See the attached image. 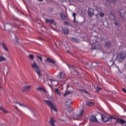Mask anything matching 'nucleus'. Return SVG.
Instances as JSON below:
<instances>
[{
  "label": "nucleus",
  "instance_id": "58836bf2",
  "mask_svg": "<svg viewBox=\"0 0 126 126\" xmlns=\"http://www.w3.org/2000/svg\"><path fill=\"white\" fill-rule=\"evenodd\" d=\"M114 24L116 26H118V25H119V23H118V22H115V23H114Z\"/></svg>",
  "mask_w": 126,
  "mask_h": 126
},
{
  "label": "nucleus",
  "instance_id": "9d476101",
  "mask_svg": "<svg viewBox=\"0 0 126 126\" xmlns=\"http://www.w3.org/2000/svg\"><path fill=\"white\" fill-rule=\"evenodd\" d=\"M46 22L47 23H51V24H53V25H56V23L55 22V21L53 19L49 20L48 19H45Z\"/></svg>",
  "mask_w": 126,
  "mask_h": 126
},
{
  "label": "nucleus",
  "instance_id": "1a4fd4ad",
  "mask_svg": "<svg viewBox=\"0 0 126 126\" xmlns=\"http://www.w3.org/2000/svg\"><path fill=\"white\" fill-rule=\"evenodd\" d=\"M116 123H118V124H126V121L124 120L123 119H122L121 118H118L116 120Z\"/></svg>",
  "mask_w": 126,
  "mask_h": 126
},
{
  "label": "nucleus",
  "instance_id": "4468645a",
  "mask_svg": "<svg viewBox=\"0 0 126 126\" xmlns=\"http://www.w3.org/2000/svg\"><path fill=\"white\" fill-rule=\"evenodd\" d=\"M0 111L3 113V114H8V111L6 110L2 106H0Z\"/></svg>",
  "mask_w": 126,
  "mask_h": 126
},
{
  "label": "nucleus",
  "instance_id": "f257e3e1",
  "mask_svg": "<svg viewBox=\"0 0 126 126\" xmlns=\"http://www.w3.org/2000/svg\"><path fill=\"white\" fill-rule=\"evenodd\" d=\"M126 58V52L123 51L119 53L116 57V60L117 62L119 63H123V62L125 61Z\"/></svg>",
  "mask_w": 126,
  "mask_h": 126
},
{
  "label": "nucleus",
  "instance_id": "7ed1b4c3",
  "mask_svg": "<svg viewBox=\"0 0 126 126\" xmlns=\"http://www.w3.org/2000/svg\"><path fill=\"white\" fill-rule=\"evenodd\" d=\"M44 102L46 103L47 106L50 108L51 110H53L55 112H58L57 108L56 107V106H55V104L53 103V101L51 100H44Z\"/></svg>",
  "mask_w": 126,
  "mask_h": 126
},
{
  "label": "nucleus",
  "instance_id": "bb28decb",
  "mask_svg": "<svg viewBox=\"0 0 126 126\" xmlns=\"http://www.w3.org/2000/svg\"><path fill=\"white\" fill-rule=\"evenodd\" d=\"M28 58H29L30 60L34 61V55L30 54V55H29Z\"/></svg>",
  "mask_w": 126,
  "mask_h": 126
},
{
  "label": "nucleus",
  "instance_id": "c03bdc74",
  "mask_svg": "<svg viewBox=\"0 0 126 126\" xmlns=\"http://www.w3.org/2000/svg\"><path fill=\"white\" fill-rule=\"evenodd\" d=\"M62 122H64V120H62Z\"/></svg>",
  "mask_w": 126,
  "mask_h": 126
},
{
  "label": "nucleus",
  "instance_id": "e433bc0d",
  "mask_svg": "<svg viewBox=\"0 0 126 126\" xmlns=\"http://www.w3.org/2000/svg\"><path fill=\"white\" fill-rule=\"evenodd\" d=\"M63 24H64V25H69V23H67V22H64V23H63Z\"/></svg>",
  "mask_w": 126,
  "mask_h": 126
},
{
  "label": "nucleus",
  "instance_id": "6ab92c4d",
  "mask_svg": "<svg viewBox=\"0 0 126 126\" xmlns=\"http://www.w3.org/2000/svg\"><path fill=\"white\" fill-rule=\"evenodd\" d=\"M71 104V99H68L65 102L66 106H70Z\"/></svg>",
  "mask_w": 126,
  "mask_h": 126
},
{
  "label": "nucleus",
  "instance_id": "0eeeda50",
  "mask_svg": "<svg viewBox=\"0 0 126 126\" xmlns=\"http://www.w3.org/2000/svg\"><path fill=\"white\" fill-rule=\"evenodd\" d=\"M49 124L52 126H58L57 121H56V120H55V119H54L53 117L51 118Z\"/></svg>",
  "mask_w": 126,
  "mask_h": 126
},
{
  "label": "nucleus",
  "instance_id": "2eb2a0df",
  "mask_svg": "<svg viewBox=\"0 0 126 126\" xmlns=\"http://www.w3.org/2000/svg\"><path fill=\"white\" fill-rule=\"evenodd\" d=\"M90 120L93 123H95L96 122H97V119L95 116L91 117Z\"/></svg>",
  "mask_w": 126,
  "mask_h": 126
},
{
  "label": "nucleus",
  "instance_id": "a211bd4d",
  "mask_svg": "<svg viewBox=\"0 0 126 126\" xmlns=\"http://www.w3.org/2000/svg\"><path fill=\"white\" fill-rule=\"evenodd\" d=\"M60 78H65V73L62 72L60 74Z\"/></svg>",
  "mask_w": 126,
  "mask_h": 126
},
{
  "label": "nucleus",
  "instance_id": "f704fd0d",
  "mask_svg": "<svg viewBox=\"0 0 126 126\" xmlns=\"http://www.w3.org/2000/svg\"><path fill=\"white\" fill-rule=\"evenodd\" d=\"M100 90H102V88L97 87V88H96V91H97V92L100 91Z\"/></svg>",
  "mask_w": 126,
  "mask_h": 126
},
{
  "label": "nucleus",
  "instance_id": "cd10ccee",
  "mask_svg": "<svg viewBox=\"0 0 126 126\" xmlns=\"http://www.w3.org/2000/svg\"><path fill=\"white\" fill-rule=\"evenodd\" d=\"M67 65L69 68H73V69H75V67H74V66L73 65H70V64L69 63H67Z\"/></svg>",
  "mask_w": 126,
  "mask_h": 126
},
{
  "label": "nucleus",
  "instance_id": "423d86ee",
  "mask_svg": "<svg viewBox=\"0 0 126 126\" xmlns=\"http://www.w3.org/2000/svg\"><path fill=\"white\" fill-rule=\"evenodd\" d=\"M31 88H32V86L30 85H27L23 87L22 91L23 92L30 91V89H31Z\"/></svg>",
  "mask_w": 126,
  "mask_h": 126
},
{
  "label": "nucleus",
  "instance_id": "dca6fc26",
  "mask_svg": "<svg viewBox=\"0 0 126 126\" xmlns=\"http://www.w3.org/2000/svg\"><path fill=\"white\" fill-rule=\"evenodd\" d=\"M107 64L109 66H114V65H115V63L113 62L112 61H108Z\"/></svg>",
  "mask_w": 126,
  "mask_h": 126
},
{
  "label": "nucleus",
  "instance_id": "37998d69",
  "mask_svg": "<svg viewBox=\"0 0 126 126\" xmlns=\"http://www.w3.org/2000/svg\"><path fill=\"white\" fill-rule=\"evenodd\" d=\"M39 1H43V0H38Z\"/></svg>",
  "mask_w": 126,
  "mask_h": 126
},
{
  "label": "nucleus",
  "instance_id": "a878e982",
  "mask_svg": "<svg viewBox=\"0 0 126 126\" xmlns=\"http://www.w3.org/2000/svg\"><path fill=\"white\" fill-rule=\"evenodd\" d=\"M72 16L74 17V20L73 22L74 23H76L77 22H76V14L75 13H73Z\"/></svg>",
  "mask_w": 126,
  "mask_h": 126
},
{
  "label": "nucleus",
  "instance_id": "2f4dec72",
  "mask_svg": "<svg viewBox=\"0 0 126 126\" xmlns=\"http://www.w3.org/2000/svg\"><path fill=\"white\" fill-rule=\"evenodd\" d=\"M47 80H49V81L53 82V81H56V80L52 79V78H50L49 76H47Z\"/></svg>",
  "mask_w": 126,
  "mask_h": 126
},
{
  "label": "nucleus",
  "instance_id": "473e14b6",
  "mask_svg": "<svg viewBox=\"0 0 126 126\" xmlns=\"http://www.w3.org/2000/svg\"><path fill=\"white\" fill-rule=\"evenodd\" d=\"M70 93H71V92H68V91L65 92V94H64V97H65V96H66V95H68V94H70Z\"/></svg>",
  "mask_w": 126,
  "mask_h": 126
},
{
  "label": "nucleus",
  "instance_id": "7c9ffc66",
  "mask_svg": "<svg viewBox=\"0 0 126 126\" xmlns=\"http://www.w3.org/2000/svg\"><path fill=\"white\" fill-rule=\"evenodd\" d=\"M37 60H40V61L41 62V63H43V58L42 57L38 56H37Z\"/></svg>",
  "mask_w": 126,
  "mask_h": 126
},
{
  "label": "nucleus",
  "instance_id": "9b49d317",
  "mask_svg": "<svg viewBox=\"0 0 126 126\" xmlns=\"http://www.w3.org/2000/svg\"><path fill=\"white\" fill-rule=\"evenodd\" d=\"M88 12L89 16H92L93 15V13H94V11L93 10V9L90 8L88 9Z\"/></svg>",
  "mask_w": 126,
  "mask_h": 126
},
{
  "label": "nucleus",
  "instance_id": "412c9836",
  "mask_svg": "<svg viewBox=\"0 0 126 126\" xmlns=\"http://www.w3.org/2000/svg\"><path fill=\"white\" fill-rule=\"evenodd\" d=\"M86 105L87 106H94V102H91V101H87L86 102Z\"/></svg>",
  "mask_w": 126,
  "mask_h": 126
},
{
  "label": "nucleus",
  "instance_id": "a19ab883",
  "mask_svg": "<svg viewBox=\"0 0 126 126\" xmlns=\"http://www.w3.org/2000/svg\"><path fill=\"white\" fill-rule=\"evenodd\" d=\"M14 107H15V109H16V110H18V107H17L16 106H14Z\"/></svg>",
  "mask_w": 126,
  "mask_h": 126
},
{
  "label": "nucleus",
  "instance_id": "ddd939ff",
  "mask_svg": "<svg viewBox=\"0 0 126 126\" xmlns=\"http://www.w3.org/2000/svg\"><path fill=\"white\" fill-rule=\"evenodd\" d=\"M83 113H84V110H80V113L78 115L76 116L77 119H79L80 118H81L82 116H83Z\"/></svg>",
  "mask_w": 126,
  "mask_h": 126
},
{
  "label": "nucleus",
  "instance_id": "f3484780",
  "mask_svg": "<svg viewBox=\"0 0 126 126\" xmlns=\"http://www.w3.org/2000/svg\"><path fill=\"white\" fill-rule=\"evenodd\" d=\"M110 47H111V41H108L105 43V47L106 49H108Z\"/></svg>",
  "mask_w": 126,
  "mask_h": 126
},
{
  "label": "nucleus",
  "instance_id": "a18cd8bd",
  "mask_svg": "<svg viewBox=\"0 0 126 126\" xmlns=\"http://www.w3.org/2000/svg\"><path fill=\"white\" fill-rule=\"evenodd\" d=\"M9 102H10V99H9Z\"/></svg>",
  "mask_w": 126,
  "mask_h": 126
},
{
  "label": "nucleus",
  "instance_id": "39448f33",
  "mask_svg": "<svg viewBox=\"0 0 126 126\" xmlns=\"http://www.w3.org/2000/svg\"><path fill=\"white\" fill-rule=\"evenodd\" d=\"M102 120L104 122V123H106V122H108V121H110V120H112L113 119V117H108L107 116L105 115H101Z\"/></svg>",
  "mask_w": 126,
  "mask_h": 126
},
{
  "label": "nucleus",
  "instance_id": "c9c22d12",
  "mask_svg": "<svg viewBox=\"0 0 126 126\" xmlns=\"http://www.w3.org/2000/svg\"><path fill=\"white\" fill-rule=\"evenodd\" d=\"M68 112H72V109L71 108H69L67 109Z\"/></svg>",
  "mask_w": 126,
  "mask_h": 126
},
{
  "label": "nucleus",
  "instance_id": "c756f323",
  "mask_svg": "<svg viewBox=\"0 0 126 126\" xmlns=\"http://www.w3.org/2000/svg\"><path fill=\"white\" fill-rule=\"evenodd\" d=\"M16 104L17 105H19V106L20 107H23L24 108L26 107L25 105H24V104H21V103H19V102H16Z\"/></svg>",
  "mask_w": 126,
  "mask_h": 126
},
{
  "label": "nucleus",
  "instance_id": "79ce46f5",
  "mask_svg": "<svg viewBox=\"0 0 126 126\" xmlns=\"http://www.w3.org/2000/svg\"><path fill=\"white\" fill-rule=\"evenodd\" d=\"M67 53H68V54H70V55H71V53H70V52H69V51H67Z\"/></svg>",
  "mask_w": 126,
  "mask_h": 126
},
{
  "label": "nucleus",
  "instance_id": "aec40b11",
  "mask_svg": "<svg viewBox=\"0 0 126 126\" xmlns=\"http://www.w3.org/2000/svg\"><path fill=\"white\" fill-rule=\"evenodd\" d=\"M6 58L4 56H0V62H5Z\"/></svg>",
  "mask_w": 126,
  "mask_h": 126
},
{
  "label": "nucleus",
  "instance_id": "393cba45",
  "mask_svg": "<svg viewBox=\"0 0 126 126\" xmlns=\"http://www.w3.org/2000/svg\"><path fill=\"white\" fill-rule=\"evenodd\" d=\"M63 32L64 34H68L69 33V31L67 29V28H64L63 29Z\"/></svg>",
  "mask_w": 126,
  "mask_h": 126
},
{
  "label": "nucleus",
  "instance_id": "c85d7f7f",
  "mask_svg": "<svg viewBox=\"0 0 126 126\" xmlns=\"http://www.w3.org/2000/svg\"><path fill=\"white\" fill-rule=\"evenodd\" d=\"M72 41H73V42H75V43H78V39L73 37L71 38Z\"/></svg>",
  "mask_w": 126,
  "mask_h": 126
},
{
  "label": "nucleus",
  "instance_id": "de8ad7c7",
  "mask_svg": "<svg viewBox=\"0 0 126 126\" xmlns=\"http://www.w3.org/2000/svg\"><path fill=\"white\" fill-rule=\"evenodd\" d=\"M75 120H77V118H75Z\"/></svg>",
  "mask_w": 126,
  "mask_h": 126
},
{
  "label": "nucleus",
  "instance_id": "4be33fe9",
  "mask_svg": "<svg viewBox=\"0 0 126 126\" xmlns=\"http://www.w3.org/2000/svg\"><path fill=\"white\" fill-rule=\"evenodd\" d=\"M47 62H48V63H54V64H56V62L52 60L50 58H47L46 59Z\"/></svg>",
  "mask_w": 126,
  "mask_h": 126
},
{
  "label": "nucleus",
  "instance_id": "6e6552de",
  "mask_svg": "<svg viewBox=\"0 0 126 126\" xmlns=\"http://www.w3.org/2000/svg\"><path fill=\"white\" fill-rule=\"evenodd\" d=\"M0 46L2 49L5 51V52H8V49L6 47V45L4 44V42H0Z\"/></svg>",
  "mask_w": 126,
  "mask_h": 126
},
{
  "label": "nucleus",
  "instance_id": "09e8293b",
  "mask_svg": "<svg viewBox=\"0 0 126 126\" xmlns=\"http://www.w3.org/2000/svg\"><path fill=\"white\" fill-rule=\"evenodd\" d=\"M120 14H121V15H122V13H120Z\"/></svg>",
  "mask_w": 126,
  "mask_h": 126
},
{
  "label": "nucleus",
  "instance_id": "b1692460",
  "mask_svg": "<svg viewBox=\"0 0 126 126\" xmlns=\"http://www.w3.org/2000/svg\"><path fill=\"white\" fill-rule=\"evenodd\" d=\"M37 91H43L44 92H46V90H45V89L42 88V87H38L36 88Z\"/></svg>",
  "mask_w": 126,
  "mask_h": 126
},
{
  "label": "nucleus",
  "instance_id": "f8f14e48",
  "mask_svg": "<svg viewBox=\"0 0 126 126\" xmlns=\"http://www.w3.org/2000/svg\"><path fill=\"white\" fill-rule=\"evenodd\" d=\"M60 16L61 18L63 19V20H67V16H65L63 13H61L60 14Z\"/></svg>",
  "mask_w": 126,
  "mask_h": 126
},
{
  "label": "nucleus",
  "instance_id": "ea45409f",
  "mask_svg": "<svg viewBox=\"0 0 126 126\" xmlns=\"http://www.w3.org/2000/svg\"><path fill=\"white\" fill-rule=\"evenodd\" d=\"M11 122H12V123H15V120L12 119Z\"/></svg>",
  "mask_w": 126,
  "mask_h": 126
},
{
  "label": "nucleus",
  "instance_id": "4c0bfd02",
  "mask_svg": "<svg viewBox=\"0 0 126 126\" xmlns=\"http://www.w3.org/2000/svg\"><path fill=\"white\" fill-rule=\"evenodd\" d=\"M122 90L125 93H126V90L125 88H122Z\"/></svg>",
  "mask_w": 126,
  "mask_h": 126
},
{
  "label": "nucleus",
  "instance_id": "20e7f679",
  "mask_svg": "<svg viewBox=\"0 0 126 126\" xmlns=\"http://www.w3.org/2000/svg\"><path fill=\"white\" fill-rule=\"evenodd\" d=\"M16 26V24H7L4 27L5 30L7 31V32H11V30H10L9 28H10V27H15Z\"/></svg>",
  "mask_w": 126,
  "mask_h": 126
},
{
  "label": "nucleus",
  "instance_id": "49530a36",
  "mask_svg": "<svg viewBox=\"0 0 126 126\" xmlns=\"http://www.w3.org/2000/svg\"><path fill=\"white\" fill-rule=\"evenodd\" d=\"M63 1H67V0H63Z\"/></svg>",
  "mask_w": 126,
  "mask_h": 126
},
{
  "label": "nucleus",
  "instance_id": "5701e85b",
  "mask_svg": "<svg viewBox=\"0 0 126 126\" xmlns=\"http://www.w3.org/2000/svg\"><path fill=\"white\" fill-rule=\"evenodd\" d=\"M55 93H56V94H58V95H59V96H61L62 95V94H61V92L59 90V88L55 89Z\"/></svg>",
  "mask_w": 126,
  "mask_h": 126
},
{
  "label": "nucleus",
  "instance_id": "72a5a7b5",
  "mask_svg": "<svg viewBox=\"0 0 126 126\" xmlns=\"http://www.w3.org/2000/svg\"><path fill=\"white\" fill-rule=\"evenodd\" d=\"M104 15H105L104 14V13H103V12H100L99 13V16H100V17H104Z\"/></svg>",
  "mask_w": 126,
  "mask_h": 126
},
{
  "label": "nucleus",
  "instance_id": "f03ea898",
  "mask_svg": "<svg viewBox=\"0 0 126 126\" xmlns=\"http://www.w3.org/2000/svg\"><path fill=\"white\" fill-rule=\"evenodd\" d=\"M31 66L33 69L35 70L37 74L38 75L39 77H42V74H41V70H40V67L39 65L37 64L36 62H34L33 63H31Z\"/></svg>",
  "mask_w": 126,
  "mask_h": 126
}]
</instances>
